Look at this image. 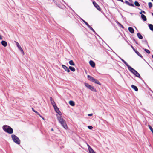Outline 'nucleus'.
<instances>
[{
	"instance_id": "1",
	"label": "nucleus",
	"mask_w": 153,
	"mask_h": 153,
	"mask_svg": "<svg viewBox=\"0 0 153 153\" xmlns=\"http://www.w3.org/2000/svg\"><path fill=\"white\" fill-rule=\"evenodd\" d=\"M57 116L58 120L61 123V125L65 129H67L68 128V127L66 124L65 121L63 119L61 116H60L59 117L57 115Z\"/></svg>"
},
{
	"instance_id": "2",
	"label": "nucleus",
	"mask_w": 153,
	"mask_h": 153,
	"mask_svg": "<svg viewBox=\"0 0 153 153\" xmlns=\"http://www.w3.org/2000/svg\"><path fill=\"white\" fill-rule=\"evenodd\" d=\"M2 128L5 132L9 134H12L13 133V129L8 126L4 125L2 127Z\"/></svg>"
},
{
	"instance_id": "3",
	"label": "nucleus",
	"mask_w": 153,
	"mask_h": 153,
	"mask_svg": "<svg viewBox=\"0 0 153 153\" xmlns=\"http://www.w3.org/2000/svg\"><path fill=\"white\" fill-rule=\"evenodd\" d=\"M87 77L88 79L89 80L91 81L92 82H94L96 84H98L99 85H101L100 83L99 82V81L98 80L96 79H95L92 76L90 75H88L87 76Z\"/></svg>"
},
{
	"instance_id": "4",
	"label": "nucleus",
	"mask_w": 153,
	"mask_h": 153,
	"mask_svg": "<svg viewBox=\"0 0 153 153\" xmlns=\"http://www.w3.org/2000/svg\"><path fill=\"white\" fill-rule=\"evenodd\" d=\"M11 137L12 140L14 142L18 144H19L20 143V140L19 138L15 135L14 134L12 135Z\"/></svg>"
},
{
	"instance_id": "5",
	"label": "nucleus",
	"mask_w": 153,
	"mask_h": 153,
	"mask_svg": "<svg viewBox=\"0 0 153 153\" xmlns=\"http://www.w3.org/2000/svg\"><path fill=\"white\" fill-rule=\"evenodd\" d=\"M84 84L85 86L88 89L91 90L92 91L94 92L96 91V89H95V88H94L93 86H92L91 85H89L88 83H85Z\"/></svg>"
},
{
	"instance_id": "6",
	"label": "nucleus",
	"mask_w": 153,
	"mask_h": 153,
	"mask_svg": "<svg viewBox=\"0 0 153 153\" xmlns=\"http://www.w3.org/2000/svg\"><path fill=\"white\" fill-rule=\"evenodd\" d=\"M54 110L60 116H61L62 115L61 113L59 110L58 108L57 107L56 105L53 107Z\"/></svg>"
},
{
	"instance_id": "7",
	"label": "nucleus",
	"mask_w": 153,
	"mask_h": 153,
	"mask_svg": "<svg viewBox=\"0 0 153 153\" xmlns=\"http://www.w3.org/2000/svg\"><path fill=\"white\" fill-rule=\"evenodd\" d=\"M16 45H17V47H18L19 49L21 51V52L23 54H24V52L23 51V49L20 46V45L17 42H16Z\"/></svg>"
},
{
	"instance_id": "8",
	"label": "nucleus",
	"mask_w": 153,
	"mask_h": 153,
	"mask_svg": "<svg viewBox=\"0 0 153 153\" xmlns=\"http://www.w3.org/2000/svg\"><path fill=\"white\" fill-rule=\"evenodd\" d=\"M93 4H94V6H95V7L99 10L100 11L101 9L99 6V5L96 3L94 1L93 2Z\"/></svg>"
},
{
	"instance_id": "9",
	"label": "nucleus",
	"mask_w": 153,
	"mask_h": 153,
	"mask_svg": "<svg viewBox=\"0 0 153 153\" xmlns=\"http://www.w3.org/2000/svg\"><path fill=\"white\" fill-rule=\"evenodd\" d=\"M62 68L67 72H69L70 71L69 68L65 65H62Z\"/></svg>"
},
{
	"instance_id": "10",
	"label": "nucleus",
	"mask_w": 153,
	"mask_h": 153,
	"mask_svg": "<svg viewBox=\"0 0 153 153\" xmlns=\"http://www.w3.org/2000/svg\"><path fill=\"white\" fill-rule=\"evenodd\" d=\"M50 100L51 102V103L53 107L55 106L56 105V104L54 102L53 100L52 99V97H50Z\"/></svg>"
},
{
	"instance_id": "11",
	"label": "nucleus",
	"mask_w": 153,
	"mask_h": 153,
	"mask_svg": "<svg viewBox=\"0 0 153 153\" xmlns=\"http://www.w3.org/2000/svg\"><path fill=\"white\" fill-rule=\"evenodd\" d=\"M128 30L131 33H134V30L132 27H129L128 28Z\"/></svg>"
},
{
	"instance_id": "12",
	"label": "nucleus",
	"mask_w": 153,
	"mask_h": 153,
	"mask_svg": "<svg viewBox=\"0 0 153 153\" xmlns=\"http://www.w3.org/2000/svg\"><path fill=\"white\" fill-rule=\"evenodd\" d=\"M89 64L90 65H91V66L93 67L94 68L95 66V63L92 60H91L89 61Z\"/></svg>"
},
{
	"instance_id": "13",
	"label": "nucleus",
	"mask_w": 153,
	"mask_h": 153,
	"mask_svg": "<svg viewBox=\"0 0 153 153\" xmlns=\"http://www.w3.org/2000/svg\"><path fill=\"white\" fill-rule=\"evenodd\" d=\"M125 3L126 4H127V5H128L129 6H132V7L134 6V4H132V3H130L127 1H126V0L125 1Z\"/></svg>"
},
{
	"instance_id": "14",
	"label": "nucleus",
	"mask_w": 153,
	"mask_h": 153,
	"mask_svg": "<svg viewBox=\"0 0 153 153\" xmlns=\"http://www.w3.org/2000/svg\"><path fill=\"white\" fill-rule=\"evenodd\" d=\"M134 74L136 77H138V78L140 77V76L139 74L137 71H135V73H134Z\"/></svg>"
},
{
	"instance_id": "15",
	"label": "nucleus",
	"mask_w": 153,
	"mask_h": 153,
	"mask_svg": "<svg viewBox=\"0 0 153 153\" xmlns=\"http://www.w3.org/2000/svg\"><path fill=\"white\" fill-rule=\"evenodd\" d=\"M131 87L133 89H134L135 91H138V89L136 86L134 85H131Z\"/></svg>"
},
{
	"instance_id": "16",
	"label": "nucleus",
	"mask_w": 153,
	"mask_h": 153,
	"mask_svg": "<svg viewBox=\"0 0 153 153\" xmlns=\"http://www.w3.org/2000/svg\"><path fill=\"white\" fill-rule=\"evenodd\" d=\"M1 44L4 47H6L7 45V42L5 41H2L1 42Z\"/></svg>"
},
{
	"instance_id": "17",
	"label": "nucleus",
	"mask_w": 153,
	"mask_h": 153,
	"mask_svg": "<svg viewBox=\"0 0 153 153\" xmlns=\"http://www.w3.org/2000/svg\"><path fill=\"white\" fill-rule=\"evenodd\" d=\"M141 18L144 21H146L147 20V19L145 16L144 15H141Z\"/></svg>"
},
{
	"instance_id": "18",
	"label": "nucleus",
	"mask_w": 153,
	"mask_h": 153,
	"mask_svg": "<svg viewBox=\"0 0 153 153\" xmlns=\"http://www.w3.org/2000/svg\"><path fill=\"white\" fill-rule=\"evenodd\" d=\"M148 26L150 29L151 30L153 31V25L152 24H149Z\"/></svg>"
},
{
	"instance_id": "19",
	"label": "nucleus",
	"mask_w": 153,
	"mask_h": 153,
	"mask_svg": "<svg viewBox=\"0 0 153 153\" xmlns=\"http://www.w3.org/2000/svg\"><path fill=\"white\" fill-rule=\"evenodd\" d=\"M137 36L140 39H142L143 38V37L142 35L139 33H138L137 34Z\"/></svg>"
},
{
	"instance_id": "20",
	"label": "nucleus",
	"mask_w": 153,
	"mask_h": 153,
	"mask_svg": "<svg viewBox=\"0 0 153 153\" xmlns=\"http://www.w3.org/2000/svg\"><path fill=\"white\" fill-rule=\"evenodd\" d=\"M120 59H121V60H122V62L124 63L125 64V65L127 67L128 65H129L124 60H123V59L121 58H120Z\"/></svg>"
},
{
	"instance_id": "21",
	"label": "nucleus",
	"mask_w": 153,
	"mask_h": 153,
	"mask_svg": "<svg viewBox=\"0 0 153 153\" xmlns=\"http://www.w3.org/2000/svg\"><path fill=\"white\" fill-rule=\"evenodd\" d=\"M120 59H121V60H122V62L124 63L125 64V65L127 67L128 65H129L124 60H123V59L121 58H120Z\"/></svg>"
},
{
	"instance_id": "22",
	"label": "nucleus",
	"mask_w": 153,
	"mask_h": 153,
	"mask_svg": "<svg viewBox=\"0 0 153 153\" xmlns=\"http://www.w3.org/2000/svg\"><path fill=\"white\" fill-rule=\"evenodd\" d=\"M135 52L139 56L141 57L142 58H143L142 55L139 53V52L137 51Z\"/></svg>"
},
{
	"instance_id": "23",
	"label": "nucleus",
	"mask_w": 153,
	"mask_h": 153,
	"mask_svg": "<svg viewBox=\"0 0 153 153\" xmlns=\"http://www.w3.org/2000/svg\"><path fill=\"white\" fill-rule=\"evenodd\" d=\"M127 67L128 69V70L131 71L132 72V71H134V68H132L131 67L130 65H129Z\"/></svg>"
},
{
	"instance_id": "24",
	"label": "nucleus",
	"mask_w": 153,
	"mask_h": 153,
	"mask_svg": "<svg viewBox=\"0 0 153 153\" xmlns=\"http://www.w3.org/2000/svg\"><path fill=\"white\" fill-rule=\"evenodd\" d=\"M69 103L71 106H74L75 105V103L74 101H70L69 102Z\"/></svg>"
},
{
	"instance_id": "25",
	"label": "nucleus",
	"mask_w": 153,
	"mask_h": 153,
	"mask_svg": "<svg viewBox=\"0 0 153 153\" xmlns=\"http://www.w3.org/2000/svg\"><path fill=\"white\" fill-rule=\"evenodd\" d=\"M115 22L117 23L119 26L120 27H121L122 28H124V27L120 23L117 21H115Z\"/></svg>"
},
{
	"instance_id": "26",
	"label": "nucleus",
	"mask_w": 153,
	"mask_h": 153,
	"mask_svg": "<svg viewBox=\"0 0 153 153\" xmlns=\"http://www.w3.org/2000/svg\"><path fill=\"white\" fill-rule=\"evenodd\" d=\"M69 63L70 65H71L74 66L75 65V64L74 63L73 61L72 60H71L69 61Z\"/></svg>"
},
{
	"instance_id": "27",
	"label": "nucleus",
	"mask_w": 153,
	"mask_h": 153,
	"mask_svg": "<svg viewBox=\"0 0 153 153\" xmlns=\"http://www.w3.org/2000/svg\"><path fill=\"white\" fill-rule=\"evenodd\" d=\"M69 68L72 71L74 72L75 71V68L72 67L70 66L69 67Z\"/></svg>"
},
{
	"instance_id": "28",
	"label": "nucleus",
	"mask_w": 153,
	"mask_h": 153,
	"mask_svg": "<svg viewBox=\"0 0 153 153\" xmlns=\"http://www.w3.org/2000/svg\"><path fill=\"white\" fill-rule=\"evenodd\" d=\"M134 4L136 6L139 7L140 6L139 3L137 1H135L134 2Z\"/></svg>"
},
{
	"instance_id": "29",
	"label": "nucleus",
	"mask_w": 153,
	"mask_h": 153,
	"mask_svg": "<svg viewBox=\"0 0 153 153\" xmlns=\"http://www.w3.org/2000/svg\"><path fill=\"white\" fill-rule=\"evenodd\" d=\"M148 5L149 7L151 8L152 7V4L151 2H149L148 3Z\"/></svg>"
},
{
	"instance_id": "30",
	"label": "nucleus",
	"mask_w": 153,
	"mask_h": 153,
	"mask_svg": "<svg viewBox=\"0 0 153 153\" xmlns=\"http://www.w3.org/2000/svg\"><path fill=\"white\" fill-rule=\"evenodd\" d=\"M88 27L91 30H92L94 32V33H95L96 32L91 27L90 25H89L88 26Z\"/></svg>"
},
{
	"instance_id": "31",
	"label": "nucleus",
	"mask_w": 153,
	"mask_h": 153,
	"mask_svg": "<svg viewBox=\"0 0 153 153\" xmlns=\"http://www.w3.org/2000/svg\"><path fill=\"white\" fill-rule=\"evenodd\" d=\"M148 127L150 129V130L152 131V132H153V129L152 128V126L150 125H149Z\"/></svg>"
},
{
	"instance_id": "32",
	"label": "nucleus",
	"mask_w": 153,
	"mask_h": 153,
	"mask_svg": "<svg viewBox=\"0 0 153 153\" xmlns=\"http://www.w3.org/2000/svg\"><path fill=\"white\" fill-rule=\"evenodd\" d=\"M144 50L148 53L149 54L150 53V51L149 50L146 49H144Z\"/></svg>"
},
{
	"instance_id": "33",
	"label": "nucleus",
	"mask_w": 153,
	"mask_h": 153,
	"mask_svg": "<svg viewBox=\"0 0 153 153\" xmlns=\"http://www.w3.org/2000/svg\"><path fill=\"white\" fill-rule=\"evenodd\" d=\"M90 153H95V152L94 151V150L92 149L90 150L89 151Z\"/></svg>"
},
{
	"instance_id": "34",
	"label": "nucleus",
	"mask_w": 153,
	"mask_h": 153,
	"mask_svg": "<svg viewBox=\"0 0 153 153\" xmlns=\"http://www.w3.org/2000/svg\"><path fill=\"white\" fill-rule=\"evenodd\" d=\"M82 21L87 26H88L89 25L85 20L83 19H82Z\"/></svg>"
},
{
	"instance_id": "35",
	"label": "nucleus",
	"mask_w": 153,
	"mask_h": 153,
	"mask_svg": "<svg viewBox=\"0 0 153 153\" xmlns=\"http://www.w3.org/2000/svg\"><path fill=\"white\" fill-rule=\"evenodd\" d=\"M32 110L33 111H34V112H35V113H36L38 115H40V114L38 113V112L37 111H35L33 108H32Z\"/></svg>"
},
{
	"instance_id": "36",
	"label": "nucleus",
	"mask_w": 153,
	"mask_h": 153,
	"mask_svg": "<svg viewBox=\"0 0 153 153\" xmlns=\"http://www.w3.org/2000/svg\"><path fill=\"white\" fill-rule=\"evenodd\" d=\"M87 146L88 147V150H90L91 149H92V148L90 146L88 145V144H87Z\"/></svg>"
},
{
	"instance_id": "37",
	"label": "nucleus",
	"mask_w": 153,
	"mask_h": 153,
	"mask_svg": "<svg viewBox=\"0 0 153 153\" xmlns=\"http://www.w3.org/2000/svg\"><path fill=\"white\" fill-rule=\"evenodd\" d=\"M131 47L132 48V49L133 50L135 51V52L137 51V50L134 49V48L132 45H131Z\"/></svg>"
},
{
	"instance_id": "38",
	"label": "nucleus",
	"mask_w": 153,
	"mask_h": 153,
	"mask_svg": "<svg viewBox=\"0 0 153 153\" xmlns=\"http://www.w3.org/2000/svg\"><path fill=\"white\" fill-rule=\"evenodd\" d=\"M139 9L140 10H141V11L142 12V13H144V14H146V12L145 11H144L143 10H141V9H140V8H139Z\"/></svg>"
},
{
	"instance_id": "39",
	"label": "nucleus",
	"mask_w": 153,
	"mask_h": 153,
	"mask_svg": "<svg viewBox=\"0 0 153 153\" xmlns=\"http://www.w3.org/2000/svg\"><path fill=\"white\" fill-rule=\"evenodd\" d=\"M88 128L90 129H91L93 127L92 126H88Z\"/></svg>"
},
{
	"instance_id": "40",
	"label": "nucleus",
	"mask_w": 153,
	"mask_h": 153,
	"mask_svg": "<svg viewBox=\"0 0 153 153\" xmlns=\"http://www.w3.org/2000/svg\"><path fill=\"white\" fill-rule=\"evenodd\" d=\"M134 71H132V72H131V73H132L133 74H134V73L135 72V71H136L134 70Z\"/></svg>"
},
{
	"instance_id": "41",
	"label": "nucleus",
	"mask_w": 153,
	"mask_h": 153,
	"mask_svg": "<svg viewBox=\"0 0 153 153\" xmlns=\"http://www.w3.org/2000/svg\"><path fill=\"white\" fill-rule=\"evenodd\" d=\"M134 71H132V72H131V73H132L133 74H134V73L135 72V71H136L134 70Z\"/></svg>"
},
{
	"instance_id": "42",
	"label": "nucleus",
	"mask_w": 153,
	"mask_h": 153,
	"mask_svg": "<svg viewBox=\"0 0 153 153\" xmlns=\"http://www.w3.org/2000/svg\"><path fill=\"white\" fill-rule=\"evenodd\" d=\"M133 40L135 42L136 44H138V43H137V42L134 39Z\"/></svg>"
},
{
	"instance_id": "43",
	"label": "nucleus",
	"mask_w": 153,
	"mask_h": 153,
	"mask_svg": "<svg viewBox=\"0 0 153 153\" xmlns=\"http://www.w3.org/2000/svg\"><path fill=\"white\" fill-rule=\"evenodd\" d=\"M145 43H146V44L148 46V42H147V41L146 40V41H145Z\"/></svg>"
},
{
	"instance_id": "44",
	"label": "nucleus",
	"mask_w": 153,
	"mask_h": 153,
	"mask_svg": "<svg viewBox=\"0 0 153 153\" xmlns=\"http://www.w3.org/2000/svg\"><path fill=\"white\" fill-rule=\"evenodd\" d=\"M93 115L92 114H88V115L89 116H92Z\"/></svg>"
},
{
	"instance_id": "45",
	"label": "nucleus",
	"mask_w": 153,
	"mask_h": 153,
	"mask_svg": "<svg viewBox=\"0 0 153 153\" xmlns=\"http://www.w3.org/2000/svg\"><path fill=\"white\" fill-rule=\"evenodd\" d=\"M2 36L0 35V40H2Z\"/></svg>"
},
{
	"instance_id": "46",
	"label": "nucleus",
	"mask_w": 153,
	"mask_h": 153,
	"mask_svg": "<svg viewBox=\"0 0 153 153\" xmlns=\"http://www.w3.org/2000/svg\"><path fill=\"white\" fill-rule=\"evenodd\" d=\"M43 119H44V118L42 116H41L40 114V115H39Z\"/></svg>"
},
{
	"instance_id": "47",
	"label": "nucleus",
	"mask_w": 153,
	"mask_h": 153,
	"mask_svg": "<svg viewBox=\"0 0 153 153\" xmlns=\"http://www.w3.org/2000/svg\"><path fill=\"white\" fill-rule=\"evenodd\" d=\"M140 13V14H141V15H143V14H142V13L141 11Z\"/></svg>"
},
{
	"instance_id": "48",
	"label": "nucleus",
	"mask_w": 153,
	"mask_h": 153,
	"mask_svg": "<svg viewBox=\"0 0 153 153\" xmlns=\"http://www.w3.org/2000/svg\"><path fill=\"white\" fill-rule=\"evenodd\" d=\"M51 130L52 131H53V128H52V129H51Z\"/></svg>"
},
{
	"instance_id": "49",
	"label": "nucleus",
	"mask_w": 153,
	"mask_h": 153,
	"mask_svg": "<svg viewBox=\"0 0 153 153\" xmlns=\"http://www.w3.org/2000/svg\"><path fill=\"white\" fill-rule=\"evenodd\" d=\"M152 57L153 58V55H152Z\"/></svg>"
},
{
	"instance_id": "50",
	"label": "nucleus",
	"mask_w": 153,
	"mask_h": 153,
	"mask_svg": "<svg viewBox=\"0 0 153 153\" xmlns=\"http://www.w3.org/2000/svg\"><path fill=\"white\" fill-rule=\"evenodd\" d=\"M115 54H116L117 56H118L117 54H116V53H115Z\"/></svg>"
},
{
	"instance_id": "51",
	"label": "nucleus",
	"mask_w": 153,
	"mask_h": 153,
	"mask_svg": "<svg viewBox=\"0 0 153 153\" xmlns=\"http://www.w3.org/2000/svg\"><path fill=\"white\" fill-rule=\"evenodd\" d=\"M151 0L153 2V0Z\"/></svg>"
},
{
	"instance_id": "52",
	"label": "nucleus",
	"mask_w": 153,
	"mask_h": 153,
	"mask_svg": "<svg viewBox=\"0 0 153 153\" xmlns=\"http://www.w3.org/2000/svg\"><path fill=\"white\" fill-rule=\"evenodd\" d=\"M152 133H153V132H152Z\"/></svg>"
}]
</instances>
